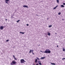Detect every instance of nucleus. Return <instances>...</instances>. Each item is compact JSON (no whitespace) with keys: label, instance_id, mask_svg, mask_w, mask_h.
<instances>
[{"label":"nucleus","instance_id":"f257e3e1","mask_svg":"<svg viewBox=\"0 0 65 65\" xmlns=\"http://www.w3.org/2000/svg\"><path fill=\"white\" fill-rule=\"evenodd\" d=\"M40 52H42V53H44L47 54L49 53L50 54L51 53V51L49 49H47L45 50V51L44 52H43L42 51H40Z\"/></svg>","mask_w":65,"mask_h":65},{"label":"nucleus","instance_id":"f03ea898","mask_svg":"<svg viewBox=\"0 0 65 65\" xmlns=\"http://www.w3.org/2000/svg\"><path fill=\"white\" fill-rule=\"evenodd\" d=\"M20 62L21 63H24V62H26V61H25L24 59H22L20 60Z\"/></svg>","mask_w":65,"mask_h":65},{"label":"nucleus","instance_id":"7ed1b4c3","mask_svg":"<svg viewBox=\"0 0 65 65\" xmlns=\"http://www.w3.org/2000/svg\"><path fill=\"white\" fill-rule=\"evenodd\" d=\"M16 63V62L14 61H12V62H11L10 64L11 65H13V64H15Z\"/></svg>","mask_w":65,"mask_h":65},{"label":"nucleus","instance_id":"20e7f679","mask_svg":"<svg viewBox=\"0 0 65 65\" xmlns=\"http://www.w3.org/2000/svg\"><path fill=\"white\" fill-rule=\"evenodd\" d=\"M38 63L40 65H42V64L41 63V61L39 60L38 61Z\"/></svg>","mask_w":65,"mask_h":65},{"label":"nucleus","instance_id":"39448f33","mask_svg":"<svg viewBox=\"0 0 65 65\" xmlns=\"http://www.w3.org/2000/svg\"><path fill=\"white\" fill-rule=\"evenodd\" d=\"M4 29L3 27L2 26H1L0 27V29L2 30Z\"/></svg>","mask_w":65,"mask_h":65},{"label":"nucleus","instance_id":"423d86ee","mask_svg":"<svg viewBox=\"0 0 65 65\" xmlns=\"http://www.w3.org/2000/svg\"><path fill=\"white\" fill-rule=\"evenodd\" d=\"M23 7L24 8H29V7L28 6L26 5H24L23 6Z\"/></svg>","mask_w":65,"mask_h":65},{"label":"nucleus","instance_id":"0eeeda50","mask_svg":"<svg viewBox=\"0 0 65 65\" xmlns=\"http://www.w3.org/2000/svg\"><path fill=\"white\" fill-rule=\"evenodd\" d=\"M9 0H5V3H7V4H8V2H8V1H9Z\"/></svg>","mask_w":65,"mask_h":65},{"label":"nucleus","instance_id":"6e6552de","mask_svg":"<svg viewBox=\"0 0 65 65\" xmlns=\"http://www.w3.org/2000/svg\"><path fill=\"white\" fill-rule=\"evenodd\" d=\"M34 51V50H31V53H32L33 55H34L35 54L34 53H33V52Z\"/></svg>","mask_w":65,"mask_h":65},{"label":"nucleus","instance_id":"1a4fd4ad","mask_svg":"<svg viewBox=\"0 0 65 65\" xmlns=\"http://www.w3.org/2000/svg\"><path fill=\"white\" fill-rule=\"evenodd\" d=\"M13 56V58H14V59H15V60H17V59L16 58H15V56L14 55Z\"/></svg>","mask_w":65,"mask_h":65},{"label":"nucleus","instance_id":"9d476101","mask_svg":"<svg viewBox=\"0 0 65 65\" xmlns=\"http://www.w3.org/2000/svg\"><path fill=\"white\" fill-rule=\"evenodd\" d=\"M57 5L53 9L54 10H55L56 8L58 6Z\"/></svg>","mask_w":65,"mask_h":65},{"label":"nucleus","instance_id":"9b49d317","mask_svg":"<svg viewBox=\"0 0 65 65\" xmlns=\"http://www.w3.org/2000/svg\"><path fill=\"white\" fill-rule=\"evenodd\" d=\"M37 59H35V62L36 63H37Z\"/></svg>","mask_w":65,"mask_h":65},{"label":"nucleus","instance_id":"f8f14e48","mask_svg":"<svg viewBox=\"0 0 65 65\" xmlns=\"http://www.w3.org/2000/svg\"><path fill=\"white\" fill-rule=\"evenodd\" d=\"M47 35L49 36H50L51 35L50 33L49 32H48L47 33Z\"/></svg>","mask_w":65,"mask_h":65},{"label":"nucleus","instance_id":"ddd939ff","mask_svg":"<svg viewBox=\"0 0 65 65\" xmlns=\"http://www.w3.org/2000/svg\"><path fill=\"white\" fill-rule=\"evenodd\" d=\"M45 58V57H42L41 58V59H44Z\"/></svg>","mask_w":65,"mask_h":65},{"label":"nucleus","instance_id":"4468645a","mask_svg":"<svg viewBox=\"0 0 65 65\" xmlns=\"http://www.w3.org/2000/svg\"><path fill=\"white\" fill-rule=\"evenodd\" d=\"M61 7L64 8V6L63 5H61Z\"/></svg>","mask_w":65,"mask_h":65},{"label":"nucleus","instance_id":"2eb2a0df","mask_svg":"<svg viewBox=\"0 0 65 65\" xmlns=\"http://www.w3.org/2000/svg\"><path fill=\"white\" fill-rule=\"evenodd\" d=\"M52 25H50L48 26V27H49V28H50L51 27H52Z\"/></svg>","mask_w":65,"mask_h":65},{"label":"nucleus","instance_id":"dca6fc26","mask_svg":"<svg viewBox=\"0 0 65 65\" xmlns=\"http://www.w3.org/2000/svg\"><path fill=\"white\" fill-rule=\"evenodd\" d=\"M51 64H53V65H55V63H51Z\"/></svg>","mask_w":65,"mask_h":65},{"label":"nucleus","instance_id":"f3484780","mask_svg":"<svg viewBox=\"0 0 65 65\" xmlns=\"http://www.w3.org/2000/svg\"><path fill=\"white\" fill-rule=\"evenodd\" d=\"M20 33H22V34H24L25 33V32H20Z\"/></svg>","mask_w":65,"mask_h":65},{"label":"nucleus","instance_id":"a211bd4d","mask_svg":"<svg viewBox=\"0 0 65 65\" xmlns=\"http://www.w3.org/2000/svg\"><path fill=\"white\" fill-rule=\"evenodd\" d=\"M36 58H37V60H40V59L39 58H38L37 57H36Z\"/></svg>","mask_w":65,"mask_h":65},{"label":"nucleus","instance_id":"6ab92c4d","mask_svg":"<svg viewBox=\"0 0 65 65\" xmlns=\"http://www.w3.org/2000/svg\"><path fill=\"white\" fill-rule=\"evenodd\" d=\"M63 51H64V52L65 51V49L64 48H63Z\"/></svg>","mask_w":65,"mask_h":65},{"label":"nucleus","instance_id":"aec40b11","mask_svg":"<svg viewBox=\"0 0 65 65\" xmlns=\"http://www.w3.org/2000/svg\"><path fill=\"white\" fill-rule=\"evenodd\" d=\"M56 1H57V3H59V0H56Z\"/></svg>","mask_w":65,"mask_h":65},{"label":"nucleus","instance_id":"412c9836","mask_svg":"<svg viewBox=\"0 0 65 65\" xmlns=\"http://www.w3.org/2000/svg\"><path fill=\"white\" fill-rule=\"evenodd\" d=\"M61 14V13L60 12H59L58 13V15H60Z\"/></svg>","mask_w":65,"mask_h":65},{"label":"nucleus","instance_id":"4be33fe9","mask_svg":"<svg viewBox=\"0 0 65 65\" xmlns=\"http://www.w3.org/2000/svg\"><path fill=\"white\" fill-rule=\"evenodd\" d=\"M31 50H30L29 52V53H31Z\"/></svg>","mask_w":65,"mask_h":65},{"label":"nucleus","instance_id":"5701e85b","mask_svg":"<svg viewBox=\"0 0 65 65\" xmlns=\"http://www.w3.org/2000/svg\"><path fill=\"white\" fill-rule=\"evenodd\" d=\"M19 21H20V20H19L18 21H17V23H18V22H19Z\"/></svg>","mask_w":65,"mask_h":65},{"label":"nucleus","instance_id":"b1692460","mask_svg":"<svg viewBox=\"0 0 65 65\" xmlns=\"http://www.w3.org/2000/svg\"><path fill=\"white\" fill-rule=\"evenodd\" d=\"M64 59H65V58H63L62 59V60H63Z\"/></svg>","mask_w":65,"mask_h":65},{"label":"nucleus","instance_id":"393cba45","mask_svg":"<svg viewBox=\"0 0 65 65\" xmlns=\"http://www.w3.org/2000/svg\"><path fill=\"white\" fill-rule=\"evenodd\" d=\"M9 41V40H6V41L8 42Z\"/></svg>","mask_w":65,"mask_h":65},{"label":"nucleus","instance_id":"a878e982","mask_svg":"<svg viewBox=\"0 0 65 65\" xmlns=\"http://www.w3.org/2000/svg\"><path fill=\"white\" fill-rule=\"evenodd\" d=\"M63 4L64 5H65V3H63Z\"/></svg>","mask_w":65,"mask_h":65},{"label":"nucleus","instance_id":"bb28decb","mask_svg":"<svg viewBox=\"0 0 65 65\" xmlns=\"http://www.w3.org/2000/svg\"><path fill=\"white\" fill-rule=\"evenodd\" d=\"M27 26H29V25L28 24H27Z\"/></svg>","mask_w":65,"mask_h":65},{"label":"nucleus","instance_id":"cd10ccee","mask_svg":"<svg viewBox=\"0 0 65 65\" xmlns=\"http://www.w3.org/2000/svg\"><path fill=\"white\" fill-rule=\"evenodd\" d=\"M36 15H37L38 16H39L37 14H36Z\"/></svg>","mask_w":65,"mask_h":65},{"label":"nucleus","instance_id":"c85d7f7f","mask_svg":"<svg viewBox=\"0 0 65 65\" xmlns=\"http://www.w3.org/2000/svg\"><path fill=\"white\" fill-rule=\"evenodd\" d=\"M5 20H6V21H7V19H6Z\"/></svg>","mask_w":65,"mask_h":65},{"label":"nucleus","instance_id":"c756f323","mask_svg":"<svg viewBox=\"0 0 65 65\" xmlns=\"http://www.w3.org/2000/svg\"><path fill=\"white\" fill-rule=\"evenodd\" d=\"M36 65H39V64H37Z\"/></svg>","mask_w":65,"mask_h":65},{"label":"nucleus","instance_id":"7c9ffc66","mask_svg":"<svg viewBox=\"0 0 65 65\" xmlns=\"http://www.w3.org/2000/svg\"><path fill=\"white\" fill-rule=\"evenodd\" d=\"M57 47H58V45H57Z\"/></svg>","mask_w":65,"mask_h":65},{"label":"nucleus","instance_id":"2f4dec72","mask_svg":"<svg viewBox=\"0 0 65 65\" xmlns=\"http://www.w3.org/2000/svg\"><path fill=\"white\" fill-rule=\"evenodd\" d=\"M47 20H48V18H47Z\"/></svg>","mask_w":65,"mask_h":65},{"label":"nucleus","instance_id":"473e14b6","mask_svg":"<svg viewBox=\"0 0 65 65\" xmlns=\"http://www.w3.org/2000/svg\"><path fill=\"white\" fill-rule=\"evenodd\" d=\"M55 34H57V33H56Z\"/></svg>","mask_w":65,"mask_h":65}]
</instances>
